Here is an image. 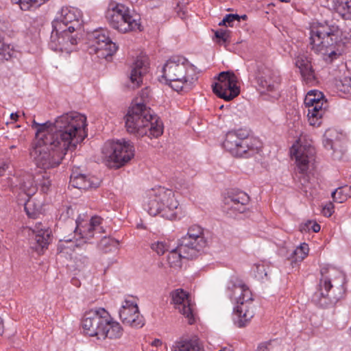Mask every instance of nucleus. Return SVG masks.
<instances>
[{
    "label": "nucleus",
    "mask_w": 351,
    "mask_h": 351,
    "mask_svg": "<svg viewBox=\"0 0 351 351\" xmlns=\"http://www.w3.org/2000/svg\"><path fill=\"white\" fill-rule=\"evenodd\" d=\"M268 267L265 265L264 263H259L257 264H254L253 266V270L255 274L256 278L262 280L265 277L267 276V270Z\"/></svg>",
    "instance_id": "39"
},
{
    "label": "nucleus",
    "mask_w": 351,
    "mask_h": 351,
    "mask_svg": "<svg viewBox=\"0 0 351 351\" xmlns=\"http://www.w3.org/2000/svg\"><path fill=\"white\" fill-rule=\"evenodd\" d=\"M162 344V342L161 340L158 339H155L152 342V346H154V347H159V346H161Z\"/></svg>",
    "instance_id": "51"
},
{
    "label": "nucleus",
    "mask_w": 351,
    "mask_h": 351,
    "mask_svg": "<svg viewBox=\"0 0 351 351\" xmlns=\"http://www.w3.org/2000/svg\"><path fill=\"white\" fill-rule=\"evenodd\" d=\"M332 198L336 203H343L351 197V186L347 185L335 189L332 194Z\"/></svg>",
    "instance_id": "31"
},
{
    "label": "nucleus",
    "mask_w": 351,
    "mask_h": 351,
    "mask_svg": "<svg viewBox=\"0 0 351 351\" xmlns=\"http://www.w3.org/2000/svg\"><path fill=\"white\" fill-rule=\"evenodd\" d=\"M309 47L326 62H331L341 54L342 42L337 27L314 23L310 27Z\"/></svg>",
    "instance_id": "3"
},
{
    "label": "nucleus",
    "mask_w": 351,
    "mask_h": 351,
    "mask_svg": "<svg viewBox=\"0 0 351 351\" xmlns=\"http://www.w3.org/2000/svg\"><path fill=\"white\" fill-rule=\"evenodd\" d=\"M21 190L29 197L34 195L37 190V185L34 183L32 175H27L20 185Z\"/></svg>",
    "instance_id": "32"
},
{
    "label": "nucleus",
    "mask_w": 351,
    "mask_h": 351,
    "mask_svg": "<svg viewBox=\"0 0 351 351\" xmlns=\"http://www.w3.org/2000/svg\"><path fill=\"white\" fill-rule=\"evenodd\" d=\"M329 132V131H327L324 134L323 138V145L326 149L330 150L333 149V141L328 137L330 136Z\"/></svg>",
    "instance_id": "45"
},
{
    "label": "nucleus",
    "mask_w": 351,
    "mask_h": 351,
    "mask_svg": "<svg viewBox=\"0 0 351 351\" xmlns=\"http://www.w3.org/2000/svg\"><path fill=\"white\" fill-rule=\"evenodd\" d=\"M171 300L175 308L182 314L189 324L195 322L194 304L191 302L189 293L182 289H178L171 293Z\"/></svg>",
    "instance_id": "19"
},
{
    "label": "nucleus",
    "mask_w": 351,
    "mask_h": 351,
    "mask_svg": "<svg viewBox=\"0 0 351 351\" xmlns=\"http://www.w3.org/2000/svg\"><path fill=\"white\" fill-rule=\"evenodd\" d=\"M148 58L147 56H140L133 62L131 66V72L130 80L132 88H137L143 82V76L148 71Z\"/></svg>",
    "instance_id": "24"
},
{
    "label": "nucleus",
    "mask_w": 351,
    "mask_h": 351,
    "mask_svg": "<svg viewBox=\"0 0 351 351\" xmlns=\"http://www.w3.org/2000/svg\"><path fill=\"white\" fill-rule=\"evenodd\" d=\"M69 32H59L53 28L50 40L49 48L54 51L71 53L77 43V38Z\"/></svg>",
    "instance_id": "20"
},
{
    "label": "nucleus",
    "mask_w": 351,
    "mask_h": 351,
    "mask_svg": "<svg viewBox=\"0 0 351 351\" xmlns=\"http://www.w3.org/2000/svg\"><path fill=\"white\" fill-rule=\"evenodd\" d=\"M131 322H126L124 324L135 328H142L145 323L143 316L140 313V311L132 314L130 316Z\"/></svg>",
    "instance_id": "36"
},
{
    "label": "nucleus",
    "mask_w": 351,
    "mask_h": 351,
    "mask_svg": "<svg viewBox=\"0 0 351 351\" xmlns=\"http://www.w3.org/2000/svg\"><path fill=\"white\" fill-rule=\"evenodd\" d=\"M247 129L240 128L228 132L222 144L223 149L232 156L237 158L241 144L245 137L247 136Z\"/></svg>",
    "instance_id": "22"
},
{
    "label": "nucleus",
    "mask_w": 351,
    "mask_h": 351,
    "mask_svg": "<svg viewBox=\"0 0 351 351\" xmlns=\"http://www.w3.org/2000/svg\"><path fill=\"white\" fill-rule=\"evenodd\" d=\"M125 124L127 131L137 137L158 138L163 133L160 119L142 102L134 103L129 108Z\"/></svg>",
    "instance_id": "2"
},
{
    "label": "nucleus",
    "mask_w": 351,
    "mask_h": 351,
    "mask_svg": "<svg viewBox=\"0 0 351 351\" xmlns=\"http://www.w3.org/2000/svg\"><path fill=\"white\" fill-rule=\"evenodd\" d=\"M240 22V16L237 14H226L221 22L219 23V25H226L232 27L234 21Z\"/></svg>",
    "instance_id": "40"
},
{
    "label": "nucleus",
    "mask_w": 351,
    "mask_h": 351,
    "mask_svg": "<svg viewBox=\"0 0 351 351\" xmlns=\"http://www.w3.org/2000/svg\"><path fill=\"white\" fill-rule=\"evenodd\" d=\"M74 285H77V282H73Z\"/></svg>",
    "instance_id": "62"
},
{
    "label": "nucleus",
    "mask_w": 351,
    "mask_h": 351,
    "mask_svg": "<svg viewBox=\"0 0 351 351\" xmlns=\"http://www.w3.org/2000/svg\"><path fill=\"white\" fill-rule=\"evenodd\" d=\"M282 2H289L290 0H280Z\"/></svg>",
    "instance_id": "58"
},
{
    "label": "nucleus",
    "mask_w": 351,
    "mask_h": 351,
    "mask_svg": "<svg viewBox=\"0 0 351 351\" xmlns=\"http://www.w3.org/2000/svg\"><path fill=\"white\" fill-rule=\"evenodd\" d=\"M143 206L150 215H160L169 220L176 219L181 214L176 193L162 186L147 191Z\"/></svg>",
    "instance_id": "6"
},
{
    "label": "nucleus",
    "mask_w": 351,
    "mask_h": 351,
    "mask_svg": "<svg viewBox=\"0 0 351 351\" xmlns=\"http://www.w3.org/2000/svg\"><path fill=\"white\" fill-rule=\"evenodd\" d=\"M134 147L130 143L123 141H108L102 147V154L114 167L119 168L124 165L134 156Z\"/></svg>",
    "instance_id": "10"
},
{
    "label": "nucleus",
    "mask_w": 351,
    "mask_h": 351,
    "mask_svg": "<svg viewBox=\"0 0 351 351\" xmlns=\"http://www.w3.org/2000/svg\"><path fill=\"white\" fill-rule=\"evenodd\" d=\"M269 342H264L259 344L257 348V351H269Z\"/></svg>",
    "instance_id": "49"
},
{
    "label": "nucleus",
    "mask_w": 351,
    "mask_h": 351,
    "mask_svg": "<svg viewBox=\"0 0 351 351\" xmlns=\"http://www.w3.org/2000/svg\"><path fill=\"white\" fill-rule=\"evenodd\" d=\"M49 0H11L12 3L19 4L21 10L27 11L34 10Z\"/></svg>",
    "instance_id": "33"
},
{
    "label": "nucleus",
    "mask_w": 351,
    "mask_h": 351,
    "mask_svg": "<svg viewBox=\"0 0 351 351\" xmlns=\"http://www.w3.org/2000/svg\"><path fill=\"white\" fill-rule=\"evenodd\" d=\"M8 165L6 162H3L0 165V177L2 176L5 171L8 169Z\"/></svg>",
    "instance_id": "50"
},
{
    "label": "nucleus",
    "mask_w": 351,
    "mask_h": 351,
    "mask_svg": "<svg viewBox=\"0 0 351 351\" xmlns=\"http://www.w3.org/2000/svg\"><path fill=\"white\" fill-rule=\"evenodd\" d=\"M208 232L198 225L191 226L185 236H183L179 243L180 251L184 254L189 252L193 256L205 248L208 244Z\"/></svg>",
    "instance_id": "12"
},
{
    "label": "nucleus",
    "mask_w": 351,
    "mask_h": 351,
    "mask_svg": "<svg viewBox=\"0 0 351 351\" xmlns=\"http://www.w3.org/2000/svg\"><path fill=\"white\" fill-rule=\"evenodd\" d=\"M86 117L70 112L58 117L54 122L32 121L36 130L30 156L40 169L58 167L69 151H73L88 136Z\"/></svg>",
    "instance_id": "1"
},
{
    "label": "nucleus",
    "mask_w": 351,
    "mask_h": 351,
    "mask_svg": "<svg viewBox=\"0 0 351 351\" xmlns=\"http://www.w3.org/2000/svg\"><path fill=\"white\" fill-rule=\"evenodd\" d=\"M138 298L132 295H127L122 303L119 310V317L124 324L130 320L132 314L139 311L138 307Z\"/></svg>",
    "instance_id": "27"
},
{
    "label": "nucleus",
    "mask_w": 351,
    "mask_h": 351,
    "mask_svg": "<svg viewBox=\"0 0 351 351\" xmlns=\"http://www.w3.org/2000/svg\"><path fill=\"white\" fill-rule=\"evenodd\" d=\"M215 37L218 39L217 43L219 45L225 44L229 42V33L226 30H217L215 33Z\"/></svg>",
    "instance_id": "42"
},
{
    "label": "nucleus",
    "mask_w": 351,
    "mask_h": 351,
    "mask_svg": "<svg viewBox=\"0 0 351 351\" xmlns=\"http://www.w3.org/2000/svg\"><path fill=\"white\" fill-rule=\"evenodd\" d=\"M186 252L187 254L181 252L180 243L176 248L172 249L167 256V262L169 267L176 269L180 268L182 258L189 259L194 257L189 252L186 251Z\"/></svg>",
    "instance_id": "29"
},
{
    "label": "nucleus",
    "mask_w": 351,
    "mask_h": 351,
    "mask_svg": "<svg viewBox=\"0 0 351 351\" xmlns=\"http://www.w3.org/2000/svg\"><path fill=\"white\" fill-rule=\"evenodd\" d=\"M151 248L158 255H162L169 250V241H158L152 244Z\"/></svg>",
    "instance_id": "37"
},
{
    "label": "nucleus",
    "mask_w": 351,
    "mask_h": 351,
    "mask_svg": "<svg viewBox=\"0 0 351 351\" xmlns=\"http://www.w3.org/2000/svg\"><path fill=\"white\" fill-rule=\"evenodd\" d=\"M109 25L121 33L140 30L141 16L123 3H111L106 12Z\"/></svg>",
    "instance_id": "9"
},
{
    "label": "nucleus",
    "mask_w": 351,
    "mask_h": 351,
    "mask_svg": "<svg viewBox=\"0 0 351 351\" xmlns=\"http://www.w3.org/2000/svg\"><path fill=\"white\" fill-rule=\"evenodd\" d=\"M34 206L33 202L29 199L25 204V210L27 215L30 217H35L36 215L40 210V206L35 208H32Z\"/></svg>",
    "instance_id": "41"
},
{
    "label": "nucleus",
    "mask_w": 351,
    "mask_h": 351,
    "mask_svg": "<svg viewBox=\"0 0 351 351\" xmlns=\"http://www.w3.org/2000/svg\"><path fill=\"white\" fill-rule=\"evenodd\" d=\"M113 242H114V240L112 239H110L109 237L108 238L106 237H104L99 243V246H100V247H103L108 245H110Z\"/></svg>",
    "instance_id": "48"
},
{
    "label": "nucleus",
    "mask_w": 351,
    "mask_h": 351,
    "mask_svg": "<svg viewBox=\"0 0 351 351\" xmlns=\"http://www.w3.org/2000/svg\"><path fill=\"white\" fill-rule=\"evenodd\" d=\"M90 53H95L98 58L108 60L117 51L118 46L113 43L104 29L94 31L88 36Z\"/></svg>",
    "instance_id": "14"
},
{
    "label": "nucleus",
    "mask_w": 351,
    "mask_h": 351,
    "mask_svg": "<svg viewBox=\"0 0 351 351\" xmlns=\"http://www.w3.org/2000/svg\"><path fill=\"white\" fill-rule=\"evenodd\" d=\"M335 212V206L332 202H328L322 208V213L325 217H330Z\"/></svg>",
    "instance_id": "43"
},
{
    "label": "nucleus",
    "mask_w": 351,
    "mask_h": 351,
    "mask_svg": "<svg viewBox=\"0 0 351 351\" xmlns=\"http://www.w3.org/2000/svg\"><path fill=\"white\" fill-rule=\"evenodd\" d=\"M189 65L185 58L172 56L162 68V77L165 84L177 92L190 90L193 86L195 78L188 75Z\"/></svg>",
    "instance_id": "8"
},
{
    "label": "nucleus",
    "mask_w": 351,
    "mask_h": 351,
    "mask_svg": "<svg viewBox=\"0 0 351 351\" xmlns=\"http://www.w3.org/2000/svg\"><path fill=\"white\" fill-rule=\"evenodd\" d=\"M281 77L278 72L265 69L258 79V84L263 93L268 94L277 99L280 96Z\"/></svg>",
    "instance_id": "21"
},
{
    "label": "nucleus",
    "mask_w": 351,
    "mask_h": 351,
    "mask_svg": "<svg viewBox=\"0 0 351 351\" xmlns=\"http://www.w3.org/2000/svg\"><path fill=\"white\" fill-rule=\"evenodd\" d=\"M226 294L237 304L234 311V322L239 328L245 326L254 315L252 291L237 277H232L227 283Z\"/></svg>",
    "instance_id": "5"
},
{
    "label": "nucleus",
    "mask_w": 351,
    "mask_h": 351,
    "mask_svg": "<svg viewBox=\"0 0 351 351\" xmlns=\"http://www.w3.org/2000/svg\"><path fill=\"white\" fill-rule=\"evenodd\" d=\"M64 240H65L66 241H71V239H64Z\"/></svg>",
    "instance_id": "59"
},
{
    "label": "nucleus",
    "mask_w": 351,
    "mask_h": 351,
    "mask_svg": "<svg viewBox=\"0 0 351 351\" xmlns=\"http://www.w3.org/2000/svg\"><path fill=\"white\" fill-rule=\"evenodd\" d=\"M237 76L234 72L228 71L221 72L217 82L212 85L213 93L221 99L229 101L240 94Z\"/></svg>",
    "instance_id": "13"
},
{
    "label": "nucleus",
    "mask_w": 351,
    "mask_h": 351,
    "mask_svg": "<svg viewBox=\"0 0 351 351\" xmlns=\"http://www.w3.org/2000/svg\"><path fill=\"white\" fill-rule=\"evenodd\" d=\"M247 18V15L244 14V15H242V16H240V20L241 19H243V20H246Z\"/></svg>",
    "instance_id": "54"
},
{
    "label": "nucleus",
    "mask_w": 351,
    "mask_h": 351,
    "mask_svg": "<svg viewBox=\"0 0 351 351\" xmlns=\"http://www.w3.org/2000/svg\"><path fill=\"white\" fill-rule=\"evenodd\" d=\"M290 153L291 158L295 161V177L298 178L301 185L304 186L308 182L309 163L313 160L315 149L311 146L300 145L297 142L291 147Z\"/></svg>",
    "instance_id": "11"
},
{
    "label": "nucleus",
    "mask_w": 351,
    "mask_h": 351,
    "mask_svg": "<svg viewBox=\"0 0 351 351\" xmlns=\"http://www.w3.org/2000/svg\"><path fill=\"white\" fill-rule=\"evenodd\" d=\"M320 225L311 220H308L300 225V230L302 232H307L311 230L313 232H318L320 231Z\"/></svg>",
    "instance_id": "38"
},
{
    "label": "nucleus",
    "mask_w": 351,
    "mask_h": 351,
    "mask_svg": "<svg viewBox=\"0 0 351 351\" xmlns=\"http://www.w3.org/2000/svg\"><path fill=\"white\" fill-rule=\"evenodd\" d=\"M39 186H40V190L43 193H46L49 189L51 186V180L49 178H45L43 176L42 180L39 182Z\"/></svg>",
    "instance_id": "44"
},
{
    "label": "nucleus",
    "mask_w": 351,
    "mask_h": 351,
    "mask_svg": "<svg viewBox=\"0 0 351 351\" xmlns=\"http://www.w3.org/2000/svg\"><path fill=\"white\" fill-rule=\"evenodd\" d=\"M69 183L73 187L83 190L97 188L99 186L97 179L95 178H87L84 174L75 173H72L71 175Z\"/></svg>",
    "instance_id": "28"
},
{
    "label": "nucleus",
    "mask_w": 351,
    "mask_h": 351,
    "mask_svg": "<svg viewBox=\"0 0 351 351\" xmlns=\"http://www.w3.org/2000/svg\"><path fill=\"white\" fill-rule=\"evenodd\" d=\"M3 332V322L2 318L0 317V335Z\"/></svg>",
    "instance_id": "53"
},
{
    "label": "nucleus",
    "mask_w": 351,
    "mask_h": 351,
    "mask_svg": "<svg viewBox=\"0 0 351 351\" xmlns=\"http://www.w3.org/2000/svg\"><path fill=\"white\" fill-rule=\"evenodd\" d=\"M219 351H226V350H225V348H223V349H221V350H220Z\"/></svg>",
    "instance_id": "60"
},
{
    "label": "nucleus",
    "mask_w": 351,
    "mask_h": 351,
    "mask_svg": "<svg viewBox=\"0 0 351 351\" xmlns=\"http://www.w3.org/2000/svg\"><path fill=\"white\" fill-rule=\"evenodd\" d=\"M295 64L300 69L302 80L306 84L313 86L317 83L311 58L306 54H300L295 58Z\"/></svg>",
    "instance_id": "23"
},
{
    "label": "nucleus",
    "mask_w": 351,
    "mask_h": 351,
    "mask_svg": "<svg viewBox=\"0 0 351 351\" xmlns=\"http://www.w3.org/2000/svg\"><path fill=\"white\" fill-rule=\"evenodd\" d=\"M81 324L86 335L96 337L99 340L118 339L123 333L121 324L102 307H95L86 311Z\"/></svg>",
    "instance_id": "4"
},
{
    "label": "nucleus",
    "mask_w": 351,
    "mask_h": 351,
    "mask_svg": "<svg viewBox=\"0 0 351 351\" xmlns=\"http://www.w3.org/2000/svg\"><path fill=\"white\" fill-rule=\"evenodd\" d=\"M74 285H77V282H73Z\"/></svg>",
    "instance_id": "61"
},
{
    "label": "nucleus",
    "mask_w": 351,
    "mask_h": 351,
    "mask_svg": "<svg viewBox=\"0 0 351 351\" xmlns=\"http://www.w3.org/2000/svg\"><path fill=\"white\" fill-rule=\"evenodd\" d=\"M309 248L308 244L303 243L294 250L293 258L295 262H301L307 256Z\"/></svg>",
    "instance_id": "35"
},
{
    "label": "nucleus",
    "mask_w": 351,
    "mask_h": 351,
    "mask_svg": "<svg viewBox=\"0 0 351 351\" xmlns=\"http://www.w3.org/2000/svg\"><path fill=\"white\" fill-rule=\"evenodd\" d=\"M319 289L313 296V302L321 308H327L330 304L341 298L345 288L343 274L335 268H322Z\"/></svg>",
    "instance_id": "7"
},
{
    "label": "nucleus",
    "mask_w": 351,
    "mask_h": 351,
    "mask_svg": "<svg viewBox=\"0 0 351 351\" xmlns=\"http://www.w3.org/2000/svg\"><path fill=\"white\" fill-rule=\"evenodd\" d=\"M32 230L35 241V246L33 247L35 248L36 251L40 252L47 248L51 241V230L50 228L41 222H38Z\"/></svg>",
    "instance_id": "25"
},
{
    "label": "nucleus",
    "mask_w": 351,
    "mask_h": 351,
    "mask_svg": "<svg viewBox=\"0 0 351 351\" xmlns=\"http://www.w3.org/2000/svg\"><path fill=\"white\" fill-rule=\"evenodd\" d=\"M240 149L237 158H248L253 157L261 150L263 144L257 137L251 136L247 130V136L245 137L241 144Z\"/></svg>",
    "instance_id": "26"
},
{
    "label": "nucleus",
    "mask_w": 351,
    "mask_h": 351,
    "mask_svg": "<svg viewBox=\"0 0 351 351\" xmlns=\"http://www.w3.org/2000/svg\"><path fill=\"white\" fill-rule=\"evenodd\" d=\"M171 351H203L196 340L184 339L175 342Z\"/></svg>",
    "instance_id": "30"
},
{
    "label": "nucleus",
    "mask_w": 351,
    "mask_h": 351,
    "mask_svg": "<svg viewBox=\"0 0 351 351\" xmlns=\"http://www.w3.org/2000/svg\"><path fill=\"white\" fill-rule=\"evenodd\" d=\"M66 210H67V215H69L70 211L73 212V210L70 207H67Z\"/></svg>",
    "instance_id": "56"
},
{
    "label": "nucleus",
    "mask_w": 351,
    "mask_h": 351,
    "mask_svg": "<svg viewBox=\"0 0 351 351\" xmlns=\"http://www.w3.org/2000/svg\"><path fill=\"white\" fill-rule=\"evenodd\" d=\"M19 116L17 112H12L10 114V119L14 121H17Z\"/></svg>",
    "instance_id": "52"
},
{
    "label": "nucleus",
    "mask_w": 351,
    "mask_h": 351,
    "mask_svg": "<svg viewBox=\"0 0 351 351\" xmlns=\"http://www.w3.org/2000/svg\"><path fill=\"white\" fill-rule=\"evenodd\" d=\"M342 86L343 88L341 89V90H343L345 93L351 94V80L350 79L348 80L347 78H345L343 82H342Z\"/></svg>",
    "instance_id": "47"
},
{
    "label": "nucleus",
    "mask_w": 351,
    "mask_h": 351,
    "mask_svg": "<svg viewBox=\"0 0 351 351\" xmlns=\"http://www.w3.org/2000/svg\"><path fill=\"white\" fill-rule=\"evenodd\" d=\"M103 221V219L99 216L92 217L89 221H80L78 219L75 221V233L79 234L83 239H86V243L90 242L89 240L95 237L100 238L105 232L102 226Z\"/></svg>",
    "instance_id": "18"
},
{
    "label": "nucleus",
    "mask_w": 351,
    "mask_h": 351,
    "mask_svg": "<svg viewBox=\"0 0 351 351\" xmlns=\"http://www.w3.org/2000/svg\"><path fill=\"white\" fill-rule=\"evenodd\" d=\"M79 12L72 8L64 7L59 16L52 22V27L56 31L73 33L81 26Z\"/></svg>",
    "instance_id": "17"
},
{
    "label": "nucleus",
    "mask_w": 351,
    "mask_h": 351,
    "mask_svg": "<svg viewBox=\"0 0 351 351\" xmlns=\"http://www.w3.org/2000/svg\"><path fill=\"white\" fill-rule=\"evenodd\" d=\"M249 195L243 191L230 192L224 196L222 210L229 217H234L247 210Z\"/></svg>",
    "instance_id": "16"
},
{
    "label": "nucleus",
    "mask_w": 351,
    "mask_h": 351,
    "mask_svg": "<svg viewBox=\"0 0 351 351\" xmlns=\"http://www.w3.org/2000/svg\"><path fill=\"white\" fill-rule=\"evenodd\" d=\"M75 247H81V242L80 241L79 243H76Z\"/></svg>",
    "instance_id": "57"
},
{
    "label": "nucleus",
    "mask_w": 351,
    "mask_h": 351,
    "mask_svg": "<svg viewBox=\"0 0 351 351\" xmlns=\"http://www.w3.org/2000/svg\"><path fill=\"white\" fill-rule=\"evenodd\" d=\"M304 103L308 108L307 117L310 125L319 126L328 106L323 93L317 90H311L305 96Z\"/></svg>",
    "instance_id": "15"
},
{
    "label": "nucleus",
    "mask_w": 351,
    "mask_h": 351,
    "mask_svg": "<svg viewBox=\"0 0 351 351\" xmlns=\"http://www.w3.org/2000/svg\"><path fill=\"white\" fill-rule=\"evenodd\" d=\"M337 12L343 19L351 21V0H341L337 7Z\"/></svg>",
    "instance_id": "34"
},
{
    "label": "nucleus",
    "mask_w": 351,
    "mask_h": 351,
    "mask_svg": "<svg viewBox=\"0 0 351 351\" xmlns=\"http://www.w3.org/2000/svg\"><path fill=\"white\" fill-rule=\"evenodd\" d=\"M80 239H82V240L84 241V243H82V245H84V244H86V242H85L86 239H83L81 237H80ZM90 240H91V239H90V240H89V241H90V242H86V243H92V241H91Z\"/></svg>",
    "instance_id": "55"
},
{
    "label": "nucleus",
    "mask_w": 351,
    "mask_h": 351,
    "mask_svg": "<svg viewBox=\"0 0 351 351\" xmlns=\"http://www.w3.org/2000/svg\"><path fill=\"white\" fill-rule=\"evenodd\" d=\"M75 259L76 265L80 268L85 267L89 263L88 258L87 256H80V257H76Z\"/></svg>",
    "instance_id": "46"
}]
</instances>
